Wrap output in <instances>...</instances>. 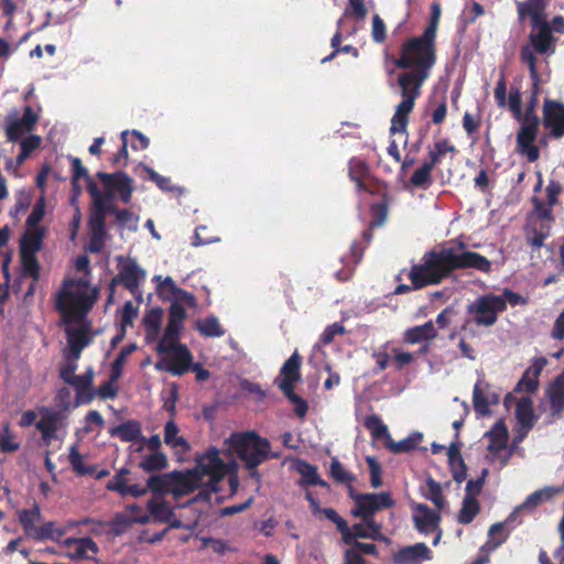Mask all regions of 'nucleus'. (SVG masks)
Instances as JSON below:
<instances>
[{
  "label": "nucleus",
  "instance_id": "nucleus-13",
  "mask_svg": "<svg viewBox=\"0 0 564 564\" xmlns=\"http://www.w3.org/2000/svg\"><path fill=\"white\" fill-rule=\"evenodd\" d=\"M542 124L552 139L564 137V104L562 101L544 98L542 105Z\"/></svg>",
  "mask_w": 564,
  "mask_h": 564
},
{
  "label": "nucleus",
  "instance_id": "nucleus-24",
  "mask_svg": "<svg viewBox=\"0 0 564 564\" xmlns=\"http://www.w3.org/2000/svg\"><path fill=\"white\" fill-rule=\"evenodd\" d=\"M61 413L56 411H45L42 414L40 421L36 423V429L41 432L42 440L45 444H50L56 438V432L58 429V421Z\"/></svg>",
  "mask_w": 564,
  "mask_h": 564
},
{
  "label": "nucleus",
  "instance_id": "nucleus-53",
  "mask_svg": "<svg viewBox=\"0 0 564 564\" xmlns=\"http://www.w3.org/2000/svg\"><path fill=\"white\" fill-rule=\"evenodd\" d=\"M322 514L336 525L337 530L341 534L343 542H348L350 534L347 521L343 517H340L338 512L333 508H324Z\"/></svg>",
  "mask_w": 564,
  "mask_h": 564
},
{
  "label": "nucleus",
  "instance_id": "nucleus-40",
  "mask_svg": "<svg viewBox=\"0 0 564 564\" xmlns=\"http://www.w3.org/2000/svg\"><path fill=\"white\" fill-rule=\"evenodd\" d=\"M434 166L427 163L426 161L414 171L412 176L409 180L408 186L414 187V188H423L426 189L430 187L433 183L432 178V171Z\"/></svg>",
  "mask_w": 564,
  "mask_h": 564
},
{
  "label": "nucleus",
  "instance_id": "nucleus-9",
  "mask_svg": "<svg viewBox=\"0 0 564 564\" xmlns=\"http://www.w3.org/2000/svg\"><path fill=\"white\" fill-rule=\"evenodd\" d=\"M520 61L529 68L530 77L533 80V91L527 104L524 112L521 110V118L518 121L525 123H541L542 119H540L535 111L540 84V75L536 66L538 58L533 55V52L529 46H521Z\"/></svg>",
  "mask_w": 564,
  "mask_h": 564
},
{
  "label": "nucleus",
  "instance_id": "nucleus-64",
  "mask_svg": "<svg viewBox=\"0 0 564 564\" xmlns=\"http://www.w3.org/2000/svg\"><path fill=\"white\" fill-rule=\"evenodd\" d=\"M366 463L370 471V484L372 488H379L382 485L380 463L373 456H367Z\"/></svg>",
  "mask_w": 564,
  "mask_h": 564
},
{
  "label": "nucleus",
  "instance_id": "nucleus-38",
  "mask_svg": "<svg viewBox=\"0 0 564 564\" xmlns=\"http://www.w3.org/2000/svg\"><path fill=\"white\" fill-rule=\"evenodd\" d=\"M560 490L554 487H545L539 490H535L531 495L527 497L524 502L520 505L516 511L528 509L534 510L539 505L551 500Z\"/></svg>",
  "mask_w": 564,
  "mask_h": 564
},
{
  "label": "nucleus",
  "instance_id": "nucleus-15",
  "mask_svg": "<svg viewBox=\"0 0 564 564\" xmlns=\"http://www.w3.org/2000/svg\"><path fill=\"white\" fill-rule=\"evenodd\" d=\"M172 358L155 364L156 370H164L173 376H183L191 370L193 355L187 346H180L177 350L171 351Z\"/></svg>",
  "mask_w": 564,
  "mask_h": 564
},
{
  "label": "nucleus",
  "instance_id": "nucleus-41",
  "mask_svg": "<svg viewBox=\"0 0 564 564\" xmlns=\"http://www.w3.org/2000/svg\"><path fill=\"white\" fill-rule=\"evenodd\" d=\"M43 246V231H26L20 240V253L36 254Z\"/></svg>",
  "mask_w": 564,
  "mask_h": 564
},
{
  "label": "nucleus",
  "instance_id": "nucleus-29",
  "mask_svg": "<svg viewBox=\"0 0 564 564\" xmlns=\"http://www.w3.org/2000/svg\"><path fill=\"white\" fill-rule=\"evenodd\" d=\"M68 546L72 551V557L78 560L94 558L99 550L97 543L90 538L69 540Z\"/></svg>",
  "mask_w": 564,
  "mask_h": 564
},
{
  "label": "nucleus",
  "instance_id": "nucleus-30",
  "mask_svg": "<svg viewBox=\"0 0 564 564\" xmlns=\"http://www.w3.org/2000/svg\"><path fill=\"white\" fill-rule=\"evenodd\" d=\"M94 370L91 367H89L85 373L77 375L76 378H73V382L70 386L75 388V403L76 405L80 404H89L93 401V395L89 394L86 400L82 399V390H94Z\"/></svg>",
  "mask_w": 564,
  "mask_h": 564
},
{
  "label": "nucleus",
  "instance_id": "nucleus-62",
  "mask_svg": "<svg viewBox=\"0 0 564 564\" xmlns=\"http://www.w3.org/2000/svg\"><path fill=\"white\" fill-rule=\"evenodd\" d=\"M88 230L89 236H107L106 220L102 218L101 214L97 215L91 210L88 218Z\"/></svg>",
  "mask_w": 564,
  "mask_h": 564
},
{
  "label": "nucleus",
  "instance_id": "nucleus-27",
  "mask_svg": "<svg viewBox=\"0 0 564 564\" xmlns=\"http://www.w3.org/2000/svg\"><path fill=\"white\" fill-rule=\"evenodd\" d=\"M516 417L520 426L530 431L534 424L533 400L530 397H522L516 404Z\"/></svg>",
  "mask_w": 564,
  "mask_h": 564
},
{
  "label": "nucleus",
  "instance_id": "nucleus-59",
  "mask_svg": "<svg viewBox=\"0 0 564 564\" xmlns=\"http://www.w3.org/2000/svg\"><path fill=\"white\" fill-rule=\"evenodd\" d=\"M282 392L288 398V400L295 405V414L301 419L304 417L308 410L307 402L295 393L294 388L282 390Z\"/></svg>",
  "mask_w": 564,
  "mask_h": 564
},
{
  "label": "nucleus",
  "instance_id": "nucleus-46",
  "mask_svg": "<svg viewBox=\"0 0 564 564\" xmlns=\"http://www.w3.org/2000/svg\"><path fill=\"white\" fill-rule=\"evenodd\" d=\"M68 460H69V464H70L73 470L79 476L94 475L97 469L96 465L87 466L84 464V457L78 452L76 445L70 447Z\"/></svg>",
  "mask_w": 564,
  "mask_h": 564
},
{
  "label": "nucleus",
  "instance_id": "nucleus-23",
  "mask_svg": "<svg viewBox=\"0 0 564 564\" xmlns=\"http://www.w3.org/2000/svg\"><path fill=\"white\" fill-rule=\"evenodd\" d=\"M546 394L552 415H561L564 412V371L555 377Z\"/></svg>",
  "mask_w": 564,
  "mask_h": 564
},
{
  "label": "nucleus",
  "instance_id": "nucleus-6",
  "mask_svg": "<svg viewBox=\"0 0 564 564\" xmlns=\"http://www.w3.org/2000/svg\"><path fill=\"white\" fill-rule=\"evenodd\" d=\"M229 442L230 447L245 463L247 469H256L269 458L279 457V454L271 453L269 440L261 437L254 431L234 433Z\"/></svg>",
  "mask_w": 564,
  "mask_h": 564
},
{
  "label": "nucleus",
  "instance_id": "nucleus-1",
  "mask_svg": "<svg viewBox=\"0 0 564 564\" xmlns=\"http://www.w3.org/2000/svg\"><path fill=\"white\" fill-rule=\"evenodd\" d=\"M435 63V39L425 37V34L422 33L420 36L410 37L402 43L400 56L394 59V65L404 69L398 76L402 99L391 119V133H406L409 115L415 106V100L421 96L422 86L430 77Z\"/></svg>",
  "mask_w": 564,
  "mask_h": 564
},
{
  "label": "nucleus",
  "instance_id": "nucleus-51",
  "mask_svg": "<svg viewBox=\"0 0 564 564\" xmlns=\"http://www.w3.org/2000/svg\"><path fill=\"white\" fill-rule=\"evenodd\" d=\"M138 348L137 344H129L123 346L119 354L117 355L116 359L113 360L111 365V371L112 380H119L122 376V369L123 365L126 362V359L128 356H130L133 351H135Z\"/></svg>",
  "mask_w": 564,
  "mask_h": 564
},
{
  "label": "nucleus",
  "instance_id": "nucleus-57",
  "mask_svg": "<svg viewBox=\"0 0 564 564\" xmlns=\"http://www.w3.org/2000/svg\"><path fill=\"white\" fill-rule=\"evenodd\" d=\"M531 202L533 205V216H535L536 220L555 221L552 206H545L544 202L536 196H533Z\"/></svg>",
  "mask_w": 564,
  "mask_h": 564
},
{
  "label": "nucleus",
  "instance_id": "nucleus-31",
  "mask_svg": "<svg viewBox=\"0 0 564 564\" xmlns=\"http://www.w3.org/2000/svg\"><path fill=\"white\" fill-rule=\"evenodd\" d=\"M163 313L162 307H152L145 313L143 317V325L145 328V340L148 343L153 341L159 336L162 326Z\"/></svg>",
  "mask_w": 564,
  "mask_h": 564
},
{
  "label": "nucleus",
  "instance_id": "nucleus-12",
  "mask_svg": "<svg viewBox=\"0 0 564 564\" xmlns=\"http://www.w3.org/2000/svg\"><path fill=\"white\" fill-rule=\"evenodd\" d=\"M541 123L520 122L516 134V151L519 155L525 156L530 163L540 159V148L535 143Z\"/></svg>",
  "mask_w": 564,
  "mask_h": 564
},
{
  "label": "nucleus",
  "instance_id": "nucleus-8",
  "mask_svg": "<svg viewBox=\"0 0 564 564\" xmlns=\"http://www.w3.org/2000/svg\"><path fill=\"white\" fill-rule=\"evenodd\" d=\"M96 176L105 187V192L98 188V198L101 202H113L115 193L118 192L122 203H130L133 193V180L126 172H97Z\"/></svg>",
  "mask_w": 564,
  "mask_h": 564
},
{
  "label": "nucleus",
  "instance_id": "nucleus-61",
  "mask_svg": "<svg viewBox=\"0 0 564 564\" xmlns=\"http://www.w3.org/2000/svg\"><path fill=\"white\" fill-rule=\"evenodd\" d=\"M117 223L121 229L135 231L138 229L139 217L128 209L118 212Z\"/></svg>",
  "mask_w": 564,
  "mask_h": 564
},
{
  "label": "nucleus",
  "instance_id": "nucleus-22",
  "mask_svg": "<svg viewBox=\"0 0 564 564\" xmlns=\"http://www.w3.org/2000/svg\"><path fill=\"white\" fill-rule=\"evenodd\" d=\"M110 436L119 437L122 442H145V437L142 435L141 423L137 420H128L117 426H113L109 431Z\"/></svg>",
  "mask_w": 564,
  "mask_h": 564
},
{
  "label": "nucleus",
  "instance_id": "nucleus-52",
  "mask_svg": "<svg viewBox=\"0 0 564 564\" xmlns=\"http://www.w3.org/2000/svg\"><path fill=\"white\" fill-rule=\"evenodd\" d=\"M329 475L338 484H351L356 480V476L347 471L337 457L332 458Z\"/></svg>",
  "mask_w": 564,
  "mask_h": 564
},
{
  "label": "nucleus",
  "instance_id": "nucleus-42",
  "mask_svg": "<svg viewBox=\"0 0 564 564\" xmlns=\"http://www.w3.org/2000/svg\"><path fill=\"white\" fill-rule=\"evenodd\" d=\"M426 491L423 496L433 502L437 510H442L445 508L446 500L443 495L442 486L434 478L429 476L425 480Z\"/></svg>",
  "mask_w": 564,
  "mask_h": 564
},
{
  "label": "nucleus",
  "instance_id": "nucleus-5",
  "mask_svg": "<svg viewBox=\"0 0 564 564\" xmlns=\"http://www.w3.org/2000/svg\"><path fill=\"white\" fill-rule=\"evenodd\" d=\"M228 474V466L220 457V451L210 446L205 452L196 455V465L185 474L191 485L192 492L206 486L212 491H219V482Z\"/></svg>",
  "mask_w": 564,
  "mask_h": 564
},
{
  "label": "nucleus",
  "instance_id": "nucleus-34",
  "mask_svg": "<svg viewBox=\"0 0 564 564\" xmlns=\"http://www.w3.org/2000/svg\"><path fill=\"white\" fill-rule=\"evenodd\" d=\"M369 173L367 163L359 158H351L348 162L349 178L356 183L358 191L368 192V187L364 180Z\"/></svg>",
  "mask_w": 564,
  "mask_h": 564
},
{
  "label": "nucleus",
  "instance_id": "nucleus-43",
  "mask_svg": "<svg viewBox=\"0 0 564 564\" xmlns=\"http://www.w3.org/2000/svg\"><path fill=\"white\" fill-rule=\"evenodd\" d=\"M167 457L163 452H151L139 463V467L147 473L159 471L167 467Z\"/></svg>",
  "mask_w": 564,
  "mask_h": 564
},
{
  "label": "nucleus",
  "instance_id": "nucleus-54",
  "mask_svg": "<svg viewBox=\"0 0 564 564\" xmlns=\"http://www.w3.org/2000/svg\"><path fill=\"white\" fill-rule=\"evenodd\" d=\"M21 264L23 269V273L25 275L31 276L34 281H37L40 278V263L36 254L31 253H20Z\"/></svg>",
  "mask_w": 564,
  "mask_h": 564
},
{
  "label": "nucleus",
  "instance_id": "nucleus-50",
  "mask_svg": "<svg viewBox=\"0 0 564 564\" xmlns=\"http://www.w3.org/2000/svg\"><path fill=\"white\" fill-rule=\"evenodd\" d=\"M40 508L34 505L31 509H23L19 513V521L28 536L35 531V522L40 519Z\"/></svg>",
  "mask_w": 564,
  "mask_h": 564
},
{
  "label": "nucleus",
  "instance_id": "nucleus-25",
  "mask_svg": "<svg viewBox=\"0 0 564 564\" xmlns=\"http://www.w3.org/2000/svg\"><path fill=\"white\" fill-rule=\"evenodd\" d=\"M186 316V311L181 303L172 302L169 307L167 325L164 330L166 332V337L181 336Z\"/></svg>",
  "mask_w": 564,
  "mask_h": 564
},
{
  "label": "nucleus",
  "instance_id": "nucleus-10",
  "mask_svg": "<svg viewBox=\"0 0 564 564\" xmlns=\"http://www.w3.org/2000/svg\"><path fill=\"white\" fill-rule=\"evenodd\" d=\"M350 497L355 502L351 514L360 519H375L373 516L376 512L394 505L389 492L354 494L350 487Z\"/></svg>",
  "mask_w": 564,
  "mask_h": 564
},
{
  "label": "nucleus",
  "instance_id": "nucleus-19",
  "mask_svg": "<svg viewBox=\"0 0 564 564\" xmlns=\"http://www.w3.org/2000/svg\"><path fill=\"white\" fill-rule=\"evenodd\" d=\"M437 337V329L432 319L422 325L406 328L402 334V341L406 345H416L424 341H434Z\"/></svg>",
  "mask_w": 564,
  "mask_h": 564
},
{
  "label": "nucleus",
  "instance_id": "nucleus-20",
  "mask_svg": "<svg viewBox=\"0 0 564 564\" xmlns=\"http://www.w3.org/2000/svg\"><path fill=\"white\" fill-rule=\"evenodd\" d=\"M301 365L302 358L295 350L280 369L282 379L279 382V388L281 391L294 388L295 383L301 379Z\"/></svg>",
  "mask_w": 564,
  "mask_h": 564
},
{
  "label": "nucleus",
  "instance_id": "nucleus-28",
  "mask_svg": "<svg viewBox=\"0 0 564 564\" xmlns=\"http://www.w3.org/2000/svg\"><path fill=\"white\" fill-rule=\"evenodd\" d=\"M135 172L139 173L143 180H150L156 184V186L163 192H175L180 191V187L172 184V180L167 176H163L154 171L152 167L140 163L135 167Z\"/></svg>",
  "mask_w": 564,
  "mask_h": 564
},
{
  "label": "nucleus",
  "instance_id": "nucleus-3",
  "mask_svg": "<svg viewBox=\"0 0 564 564\" xmlns=\"http://www.w3.org/2000/svg\"><path fill=\"white\" fill-rule=\"evenodd\" d=\"M547 0H525L517 2L518 18L521 22L527 17L531 19L532 31L529 34V46L533 55H552L556 50L557 39L551 33L550 22L546 20L545 10Z\"/></svg>",
  "mask_w": 564,
  "mask_h": 564
},
{
  "label": "nucleus",
  "instance_id": "nucleus-58",
  "mask_svg": "<svg viewBox=\"0 0 564 564\" xmlns=\"http://www.w3.org/2000/svg\"><path fill=\"white\" fill-rule=\"evenodd\" d=\"M345 333V326L341 323L335 322L324 329L319 336L318 344L328 346L334 341L336 335H343Z\"/></svg>",
  "mask_w": 564,
  "mask_h": 564
},
{
  "label": "nucleus",
  "instance_id": "nucleus-48",
  "mask_svg": "<svg viewBox=\"0 0 564 564\" xmlns=\"http://www.w3.org/2000/svg\"><path fill=\"white\" fill-rule=\"evenodd\" d=\"M456 152L455 145L451 144L447 139H443L434 143L433 149L429 151V160L426 162L435 167L441 163L442 158L445 156L446 153Z\"/></svg>",
  "mask_w": 564,
  "mask_h": 564
},
{
  "label": "nucleus",
  "instance_id": "nucleus-26",
  "mask_svg": "<svg viewBox=\"0 0 564 564\" xmlns=\"http://www.w3.org/2000/svg\"><path fill=\"white\" fill-rule=\"evenodd\" d=\"M554 221L536 220L529 229L527 240L533 249H540L544 240L550 237Z\"/></svg>",
  "mask_w": 564,
  "mask_h": 564
},
{
  "label": "nucleus",
  "instance_id": "nucleus-49",
  "mask_svg": "<svg viewBox=\"0 0 564 564\" xmlns=\"http://www.w3.org/2000/svg\"><path fill=\"white\" fill-rule=\"evenodd\" d=\"M297 470L302 475L304 484L321 487L327 486V482L319 477L316 466L301 460Z\"/></svg>",
  "mask_w": 564,
  "mask_h": 564
},
{
  "label": "nucleus",
  "instance_id": "nucleus-18",
  "mask_svg": "<svg viewBox=\"0 0 564 564\" xmlns=\"http://www.w3.org/2000/svg\"><path fill=\"white\" fill-rule=\"evenodd\" d=\"M546 365L544 358L535 359L528 369L523 372L522 377L516 384L513 392L516 393H534L539 388V377Z\"/></svg>",
  "mask_w": 564,
  "mask_h": 564
},
{
  "label": "nucleus",
  "instance_id": "nucleus-4",
  "mask_svg": "<svg viewBox=\"0 0 564 564\" xmlns=\"http://www.w3.org/2000/svg\"><path fill=\"white\" fill-rule=\"evenodd\" d=\"M98 291L88 293V284L83 280H67L56 296V310L64 323L70 324L83 319L97 301Z\"/></svg>",
  "mask_w": 564,
  "mask_h": 564
},
{
  "label": "nucleus",
  "instance_id": "nucleus-17",
  "mask_svg": "<svg viewBox=\"0 0 564 564\" xmlns=\"http://www.w3.org/2000/svg\"><path fill=\"white\" fill-rule=\"evenodd\" d=\"M414 527L419 532L429 534L438 528L441 514L432 510L427 505L417 503L414 507Z\"/></svg>",
  "mask_w": 564,
  "mask_h": 564
},
{
  "label": "nucleus",
  "instance_id": "nucleus-55",
  "mask_svg": "<svg viewBox=\"0 0 564 564\" xmlns=\"http://www.w3.org/2000/svg\"><path fill=\"white\" fill-rule=\"evenodd\" d=\"M90 343V339L83 328L68 329L67 330V345L68 348H75L83 350Z\"/></svg>",
  "mask_w": 564,
  "mask_h": 564
},
{
  "label": "nucleus",
  "instance_id": "nucleus-32",
  "mask_svg": "<svg viewBox=\"0 0 564 564\" xmlns=\"http://www.w3.org/2000/svg\"><path fill=\"white\" fill-rule=\"evenodd\" d=\"M423 440V434L420 432H413L408 437L395 442L392 437L386 443V448L393 454L409 453L419 447Z\"/></svg>",
  "mask_w": 564,
  "mask_h": 564
},
{
  "label": "nucleus",
  "instance_id": "nucleus-35",
  "mask_svg": "<svg viewBox=\"0 0 564 564\" xmlns=\"http://www.w3.org/2000/svg\"><path fill=\"white\" fill-rule=\"evenodd\" d=\"M178 431L173 420L167 421L164 425V443L172 448H180L182 453H187L191 445L183 436L177 435Z\"/></svg>",
  "mask_w": 564,
  "mask_h": 564
},
{
  "label": "nucleus",
  "instance_id": "nucleus-63",
  "mask_svg": "<svg viewBox=\"0 0 564 564\" xmlns=\"http://www.w3.org/2000/svg\"><path fill=\"white\" fill-rule=\"evenodd\" d=\"M370 212L372 216L370 227H380L388 216V203L383 200L381 203L372 204Z\"/></svg>",
  "mask_w": 564,
  "mask_h": 564
},
{
  "label": "nucleus",
  "instance_id": "nucleus-2",
  "mask_svg": "<svg viewBox=\"0 0 564 564\" xmlns=\"http://www.w3.org/2000/svg\"><path fill=\"white\" fill-rule=\"evenodd\" d=\"M465 249L466 245L459 242L457 248L443 246L426 251L421 263L413 264L410 269L408 276L411 285L399 284L394 289V294L440 284L456 270L475 269L482 273L491 271V262L485 256Z\"/></svg>",
  "mask_w": 564,
  "mask_h": 564
},
{
  "label": "nucleus",
  "instance_id": "nucleus-60",
  "mask_svg": "<svg viewBox=\"0 0 564 564\" xmlns=\"http://www.w3.org/2000/svg\"><path fill=\"white\" fill-rule=\"evenodd\" d=\"M488 475V469L484 468L481 470L480 476L477 479H469L466 484L465 488V497H471L474 499H477V496L481 492L482 487L486 481V477Z\"/></svg>",
  "mask_w": 564,
  "mask_h": 564
},
{
  "label": "nucleus",
  "instance_id": "nucleus-11",
  "mask_svg": "<svg viewBox=\"0 0 564 564\" xmlns=\"http://www.w3.org/2000/svg\"><path fill=\"white\" fill-rule=\"evenodd\" d=\"M185 474L180 471H172L169 474L154 475L148 479V488L154 495H164L170 492H176L181 495L191 494V485Z\"/></svg>",
  "mask_w": 564,
  "mask_h": 564
},
{
  "label": "nucleus",
  "instance_id": "nucleus-37",
  "mask_svg": "<svg viewBox=\"0 0 564 564\" xmlns=\"http://www.w3.org/2000/svg\"><path fill=\"white\" fill-rule=\"evenodd\" d=\"M364 425L370 432L373 441H383L386 444L388 440L392 437L388 426L377 414L367 415L364 420Z\"/></svg>",
  "mask_w": 564,
  "mask_h": 564
},
{
  "label": "nucleus",
  "instance_id": "nucleus-45",
  "mask_svg": "<svg viewBox=\"0 0 564 564\" xmlns=\"http://www.w3.org/2000/svg\"><path fill=\"white\" fill-rule=\"evenodd\" d=\"M488 387L487 383H482L480 381L476 382L473 390V404L474 410L479 415H488L490 413L489 404L490 401L488 397L485 394L484 387Z\"/></svg>",
  "mask_w": 564,
  "mask_h": 564
},
{
  "label": "nucleus",
  "instance_id": "nucleus-44",
  "mask_svg": "<svg viewBox=\"0 0 564 564\" xmlns=\"http://www.w3.org/2000/svg\"><path fill=\"white\" fill-rule=\"evenodd\" d=\"M480 511V505L477 499L464 497L462 508L457 516V521L462 524H469Z\"/></svg>",
  "mask_w": 564,
  "mask_h": 564
},
{
  "label": "nucleus",
  "instance_id": "nucleus-33",
  "mask_svg": "<svg viewBox=\"0 0 564 564\" xmlns=\"http://www.w3.org/2000/svg\"><path fill=\"white\" fill-rule=\"evenodd\" d=\"M487 437L489 438L488 451L498 454L507 447L508 430L502 422H497L487 433Z\"/></svg>",
  "mask_w": 564,
  "mask_h": 564
},
{
  "label": "nucleus",
  "instance_id": "nucleus-56",
  "mask_svg": "<svg viewBox=\"0 0 564 564\" xmlns=\"http://www.w3.org/2000/svg\"><path fill=\"white\" fill-rule=\"evenodd\" d=\"M32 129L28 126L23 124L20 119L13 120L6 127V135L8 141L17 142L28 132H31Z\"/></svg>",
  "mask_w": 564,
  "mask_h": 564
},
{
  "label": "nucleus",
  "instance_id": "nucleus-39",
  "mask_svg": "<svg viewBox=\"0 0 564 564\" xmlns=\"http://www.w3.org/2000/svg\"><path fill=\"white\" fill-rule=\"evenodd\" d=\"M195 329L205 337H221L226 333L215 315L196 321Z\"/></svg>",
  "mask_w": 564,
  "mask_h": 564
},
{
  "label": "nucleus",
  "instance_id": "nucleus-7",
  "mask_svg": "<svg viewBox=\"0 0 564 564\" xmlns=\"http://www.w3.org/2000/svg\"><path fill=\"white\" fill-rule=\"evenodd\" d=\"M505 312V302L495 293H487L478 296L467 306V313L473 316L477 326L491 327L499 314Z\"/></svg>",
  "mask_w": 564,
  "mask_h": 564
},
{
  "label": "nucleus",
  "instance_id": "nucleus-21",
  "mask_svg": "<svg viewBox=\"0 0 564 564\" xmlns=\"http://www.w3.org/2000/svg\"><path fill=\"white\" fill-rule=\"evenodd\" d=\"M364 523H355L351 528H349L350 538L348 542H344L345 544H350L355 542L356 539H372V540H384L381 534V524L378 523L375 519H361Z\"/></svg>",
  "mask_w": 564,
  "mask_h": 564
},
{
  "label": "nucleus",
  "instance_id": "nucleus-16",
  "mask_svg": "<svg viewBox=\"0 0 564 564\" xmlns=\"http://www.w3.org/2000/svg\"><path fill=\"white\" fill-rule=\"evenodd\" d=\"M432 558V551L423 543L404 546L392 556L393 564H421Z\"/></svg>",
  "mask_w": 564,
  "mask_h": 564
},
{
  "label": "nucleus",
  "instance_id": "nucleus-47",
  "mask_svg": "<svg viewBox=\"0 0 564 564\" xmlns=\"http://www.w3.org/2000/svg\"><path fill=\"white\" fill-rule=\"evenodd\" d=\"M148 509L153 520L160 523L169 522L173 516V512L165 500L158 501L155 499H150L148 501Z\"/></svg>",
  "mask_w": 564,
  "mask_h": 564
},
{
  "label": "nucleus",
  "instance_id": "nucleus-14",
  "mask_svg": "<svg viewBox=\"0 0 564 564\" xmlns=\"http://www.w3.org/2000/svg\"><path fill=\"white\" fill-rule=\"evenodd\" d=\"M144 278L145 271L135 261L130 260L119 269V273L111 280L108 301L110 302L113 297L116 284L122 283L131 294H135L139 290L140 281Z\"/></svg>",
  "mask_w": 564,
  "mask_h": 564
},
{
  "label": "nucleus",
  "instance_id": "nucleus-36",
  "mask_svg": "<svg viewBox=\"0 0 564 564\" xmlns=\"http://www.w3.org/2000/svg\"><path fill=\"white\" fill-rule=\"evenodd\" d=\"M88 193L93 198V212L97 215L102 216V218L106 220V217L108 214H112L118 217V212H121L113 202H101L98 198V185L96 182H90L88 186Z\"/></svg>",
  "mask_w": 564,
  "mask_h": 564
}]
</instances>
